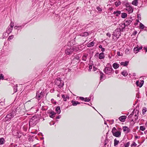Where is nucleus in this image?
<instances>
[{
	"label": "nucleus",
	"mask_w": 147,
	"mask_h": 147,
	"mask_svg": "<svg viewBox=\"0 0 147 147\" xmlns=\"http://www.w3.org/2000/svg\"><path fill=\"white\" fill-rule=\"evenodd\" d=\"M39 119L36 115H34L29 121V125L30 127L35 126L38 122Z\"/></svg>",
	"instance_id": "1"
},
{
	"label": "nucleus",
	"mask_w": 147,
	"mask_h": 147,
	"mask_svg": "<svg viewBox=\"0 0 147 147\" xmlns=\"http://www.w3.org/2000/svg\"><path fill=\"white\" fill-rule=\"evenodd\" d=\"M78 48L76 46L69 47L65 50V53L67 55H71L74 52H76L78 50Z\"/></svg>",
	"instance_id": "2"
},
{
	"label": "nucleus",
	"mask_w": 147,
	"mask_h": 147,
	"mask_svg": "<svg viewBox=\"0 0 147 147\" xmlns=\"http://www.w3.org/2000/svg\"><path fill=\"white\" fill-rule=\"evenodd\" d=\"M119 131H117L115 127H113L112 130V132L113 135L116 137L119 138L121 136V131L122 129L121 128H117Z\"/></svg>",
	"instance_id": "3"
},
{
	"label": "nucleus",
	"mask_w": 147,
	"mask_h": 147,
	"mask_svg": "<svg viewBox=\"0 0 147 147\" xmlns=\"http://www.w3.org/2000/svg\"><path fill=\"white\" fill-rule=\"evenodd\" d=\"M121 28H117L113 32V35L116 38L114 40H116L121 36Z\"/></svg>",
	"instance_id": "4"
},
{
	"label": "nucleus",
	"mask_w": 147,
	"mask_h": 147,
	"mask_svg": "<svg viewBox=\"0 0 147 147\" xmlns=\"http://www.w3.org/2000/svg\"><path fill=\"white\" fill-rule=\"evenodd\" d=\"M15 115V112L12 111L9 114L7 115L5 118L3 119L4 121H10L11 118H13Z\"/></svg>",
	"instance_id": "5"
},
{
	"label": "nucleus",
	"mask_w": 147,
	"mask_h": 147,
	"mask_svg": "<svg viewBox=\"0 0 147 147\" xmlns=\"http://www.w3.org/2000/svg\"><path fill=\"white\" fill-rule=\"evenodd\" d=\"M55 84L60 88L62 87L64 85L63 81L60 78H58L55 81Z\"/></svg>",
	"instance_id": "6"
},
{
	"label": "nucleus",
	"mask_w": 147,
	"mask_h": 147,
	"mask_svg": "<svg viewBox=\"0 0 147 147\" xmlns=\"http://www.w3.org/2000/svg\"><path fill=\"white\" fill-rule=\"evenodd\" d=\"M103 71L106 74L108 75H110L114 72V71L111 66V67H106Z\"/></svg>",
	"instance_id": "7"
},
{
	"label": "nucleus",
	"mask_w": 147,
	"mask_h": 147,
	"mask_svg": "<svg viewBox=\"0 0 147 147\" xmlns=\"http://www.w3.org/2000/svg\"><path fill=\"white\" fill-rule=\"evenodd\" d=\"M43 96L44 92L42 91L40 92L39 91H38L36 92L35 98L39 100Z\"/></svg>",
	"instance_id": "8"
},
{
	"label": "nucleus",
	"mask_w": 147,
	"mask_h": 147,
	"mask_svg": "<svg viewBox=\"0 0 147 147\" xmlns=\"http://www.w3.org/2000/svg\"><path fill=\"white\" fill-rule=\"evenodd\" d=\"M12 111L15 112V115L16 114H20V115H22V108L20 106L17 107L15 110H13Z\"/></svg>",
	"instance_id": "9"
},
{
	"label": "nucleus",
	"mask_w": 147,
	"mask_h": 147,
	"mask_svg": "<svg viewBox=\"0 0 147 147\" xmlns=\"http://www.w3.org/2000/svg\"><path fill=\"white\" fill-rule=\"evenodd\" d=\"M132 18L130 17L127 20L125 21V23H124L123 25L125 26H128L130 25V24L132 22Z\"/></svg>",
	"instance_id": "10"
},
{
	"label": "nucleus",
	"mask_w": 147,
	"mask_h": 147,
	"mask_svg": "<svg viewBox=\"0 0 147 147\" xmlns=\"http://www.w3.org/2000/svg\"><path fill=\"white\" fill-rule=\"evenodd\" d=\"M126 10L128 12V13L129 14L132 13L133 11V8L132 6L126 8Z\"/></svg>",
	"instance_id": "11"
},
{
	"label": "nucleus",
	"mask_w": 147,
	"mask_h": 147,
	"mask_svg": "<svg viewBox=\"0 0 147 147\" xmlns=\"http://www.w3.org/2000/svg\"><path fill=\"white\" fill-rule=\"evenodd\" d=\"M126 116L123 115L120 116L119 118V119L122 122H124L125 121V119H126Z\"/></svg>",
	"instance_id": "12"
},
{
	"label": "nucleus",
	"mask_w": 147,
	"mask_h": 147,
	"mask_svg": "<svg viewBox=\"0 0 147 147\" xmlns=\"http://www.w3.org/2000/svg\"><path fill=\"white\" fill-rule=\"evenodd\" d=\"M13 28L12 27L8 26L6 32L8 34H10L11 32L13 30Z\"/></svg>",
	"instance_id": "13"
},
{
	"label": "nucleus",
	"mask_w": 147,
	"mask_h": 147,
	"mask_svg": "<svg viewBox=\"0 0 147 147\" xmlns=\"http://www.w3.org/2000/svg\"><path fill=\"white\" fill-rule=\"evenodd\" d=\"M61 96L62 98L63 99V100L65 101H67V99H69V96L66 95L62 94Z\"/></svg>",
	"instance_id": "14"
},
{
	"label": "nucleus",
	"mask_w": 147,
	"mask_h": 147,
	"mask_svg": "<svg viewBox=\"0 0 147 147\" xmlns=\"http://www.w3.org/2000/svg\"><path fill=\"white\" fill-rule=\"evenodd\" d=\"M71 103L72 104V105L74 106H76L78 104H80V102H78V101H74V100H72L71 101Z\"/></svg>",
	"instance_id": "15"
},
{
	"label": "nucleus",
	"mask_w": 147,
	"mask_h": 147,
	"mask_svg": "<svg viewBox=\"0 0 147 147\" xmlns=\"http://www.w3.org/2000/svg\"><path fill=\"white\" fill-rule=\"evenodd\" d=\"M105 56L103 52L100 53L99 55V58L100 59H102L105 58Z\"/></svg>",
	"instance_id": "16"
},
{
	"label": "nucleus",
	"mask_w": 147,
	"mask_h": 147,
	"mask_svg": "<svg viewBox=\"0 0 147 147\" xmlns=\"http://www.w3.org/2000/svg\"><path fill=\"white\" fill-rule=\"evenodd\" d=\"M80 35L81 36L86 37L88 35V33L87 32H85L80 34Z\"/></svg>",
	"instance_id": "17"
},
{
	"label": "nucleus",
	"mask_w": 147,
	"mask_h": 147,
	"mask_svg": "<svg viewBox=\"0 0 147 147\" xmlns=\"http://www.w3.org/2000/svg\"><path fill=\"white\" fill-rule=\"evenodd\" d=\"M56 114V113L54 111H51L50 113L49 117L51 118H53L55 115Z\"/></svg>",
	"instance_id": "18"
},
{
	"label": "nucleus",
	"mask_w": 147,
	"mask_h": 147,
	"mask_svg": "<svg viewBox=\"0 0 147 147\" xmlns=\"http://www.w3.org/2000/svg\"><path fill=\"white\" fill-rule=\"evenodd\" d=\"M113 14L115 15L116 16L118 17L121 14V11H114Z\"/></svg>",
	"instance_id": "19"
},
{
	"label": "nucleus",
	"mask_w": 147,
	"mask_h": 147,
	"mask_svg": "<svg viewBox=\"0 0 147 147\" xmlns=\"http://www.w3.org/2000/svg\"><path fill=\"white\" fill-rule=\"evenodd\" d=\"M129 62V61H126L125 62H121L120 63V64L121 65H123L124 66H126L128 65Z\"/></svg>",
	"instance_id": "20"
},
{
	"label": "nucleus",
	"mask_w": 147,
	"mask_h": 147,
	"mask_svg": "<svg viewBox=\"0 0 147 147\" xmlns=\"http://www.w3.org/2000/svg\"><path fill=\"white\" fill-rule=\"evenodd\" d=\"M55 111L58 114H59L61 112L60 107V106H58L55 109Z\"/></svg>",
	"instance_id": "21"
},
{
	"label": "nucleus",
	"mask_w": 147,
	"mask_h": 147,
	"mask_svg": "<svg viewBox=\"0 0 147 147\" xmlns=\"http://www.w3.org/2000/svg\"><path fill=\"white\" fill-rule=\"evenodd\" d=\"M88 57V54H84L82 57V60L86 61Z\"/></svg>",
	"instance_id": "22"
},
{
	"label": "nucleus",
	"mask_w": 147,
	"mask_h": 147,
	"mask_svg": "<svg viewBox=\"0 0 147 147\" xmlns=\"http://www.w3.org/2000/svg\"><path fill=\"white\" fill-rule=\"evenodd\" d=\"M113 67L115 69H117L119 67V64L117 63H114L113 65Z\"/></svg>",
	"instance_id": "23"
},
{
	"label": "nucleus",
	"mask_w": 147,
	"mask_h": 147,
	"mask_svg": "<svg viewBox=\"0 0 147 147\" xmlns=\"http://www.w3.org/2000/svg\"><path fill=\"white\" fill-rule=\"evenodd\" d=\"M104 75L103 73L102 72H100V82L99 83V84L100 83V82L102 81L105 80V79H103V76Z\"/></svg>",
	"instance_id": "24"
},
{
	"label": "nucleus",
	"mask_w": 147,
	"mask_h": 147,
	"mask_svg": "<svg viewBox=\"0 0 147 147\" xmlns=\"http://www.w3.org/2000/svg\"><path fill=\"white\" fill-rule=\"evenodd\" d=\"M138 3V0H134L132 1L131 3L132 5L136 6H137Z\"/></svg>",
	"instance_id": "25"
},
{
	"label": "nucleus",
	"mask_w": 147,
	"mask_h": 147,
	"mask_svg": "<svg viewBox=\"0 0 147 147\" xmlns=\"http://www.w3.org/2000/svg\"><path fill=\"white\" fill-rule=\"evenodd\" d=\"M121 74L123 76L126 77V76L128 74L127 72V71L126 70H124L121 73Z\"/></svg>",
	"instance_id": "26"
},
{
	"label": "nucleus",
	"mask_w": 147,
	"mask_h": 147,
	"mask_svg": "<svg viewBox=\"0 0 147 147\" xmlns=\"http://www.w3.org/2000/svg\"><path fill=\"white\" fill-rule=\"evenodd\" d=\"M121 14V17L123 18H125L127 16V14L125 13H123Z\"/></svg>",
	"instance_id": "27"
},
{
	"label": "nucleus",
	"mask_w": 147,
	"mask_h": 147,
	"mask_svg": "<svg viewBox=\"0 0 147 147\" xmlns=\"http://www.w3.org/2000/svg\"><path fill=\"white\" fill-rule=\"evenodd\" d=\"M5 141L3 138H0V145H2L4 144Z\"/></svg>",
	"instance_id": "28"
},
{
	"label": "nucleus",
	"mask_w": 147,
	"mask_h": 147,
	"mask_svg": "<svg viewBox=\"0 0 147 147\" xmlns=\"http://www.w3.org/2000/svg\"><path fill=\"white\" fill-rule=\"evenodd\" d=\"M119 141L117 140L116 139L114 140V146H116L119 144Z\"/></svg>",
	"instance_id": "29"
},
{
	"label": "nucleus",
	"mask_w": 147,
	"mask_h": 147,
	"mask_svg": "<svg viewBox=\"0 0 147 147\" xmlns=\"http://www.w3.org/2000/svg\"><path fill=\"white\" fill-rule=\"evenodd\" d=\"M94 41H92L89 43H88L87 45L88 47H93L94 46Z\"/></svg>",
	"instance_id": "30"
},
{
	"label": "nucleus",
	"mask_w": 147,
	"mask_h": 147,
	"mask_svg": "<svg viewBox=\"0 0 147 147\" xmlns=\"http://www.w3.org/2000/svg\"><path fill=\"white\" fill-rule=\"evenodd\" d=\"M134 53L136 54L139 51V49H138V47H135L134 49Z\"/></svg>",
	"instance_id": "31"
},
{
	"label": "nucleus",
	"mask_w": 147,
	"mask_h": 147,
	"mask_svg": "<svg viewBox=\"0 0 147 147\" xmlns=\"http://www.w3.org/2000/svg\"><path fill=\"white\" fill-rule=\"evenodd\" d=\"M123 131H128V132L129 128L127 126H123Z\"/></svg>",
	"instance_id": "32"
},
{
	"label": "nucleus",
	"mask_w": 147,
	"mask_h": 147,
	"mask_svg": "<svg viewBox=\"0 0 147 147\" xmlns=\"http://www.w3.org/2000/svg\"><path fill=\"white\" fill-rule=\"evenodd\" d=\"M121 4V2L120 1H119L118 2L116 1L115 3V5L116 7H117L119 6Z\"/></svg>",
	"instance_id": "33"
},
{
	"label": "nucleus",
	"mask_w": 147,
	"mask_h": 147,
	"mask_svg": "<svg viewBox=\"0 0 147 147\" xmlns=\"http://www.w3.org/2000/svg\"><path fill=\"white\" fill-rule=\"evenodd\" d=\"M145 27L141 23H140V28L141 29H143Z\"/></svg>",
	"instance_id": "34"
},
{
	"label": "nucleus",
	"mask_w": 147,
	"mask_h": 147,
	"mask_svg": "<svg viewBox=\"0 0 147 147\" xmlns=\"http://www.w3.org/2000/svg\"><path fill=\"white\" fill-rule=\"evenodd\" d=\"M146 108L145 107H144L142 111V113L143 115H144L145 114V113L146 112Z\"/></svg>",
	"instance_id": "35"
},
{
	"label": "nucleus",
	"mask_w": 147,
	"mask_h": 147,
	"mask_svg": "<svg viewBox=\"0 0 147 147\" xmlns=\"http://www.w3.org/2000/svg\"><path fill=\"white\" fill-rule=\"evenodd\" d=\"M144 83V81L143 80H142L141 82L139 83V86L141 88L143 86Z\"/></svg>",
	"instance_id": "36"
},
{
	"label": "nucleus",
	"mask_w": 147,
	"mask_h": 147,
	"mask_svg": "<svg viewBox=\"0 0 147 147\" xmlns=\"http://www.w3.org/2000/svg\"><path fill=\"white\" fill-rule=\"evenodd\" d=\"M135 111V110H134L132 112V113L131 114L128 116V118H131L133 115L134 114V112Z\"/></svg>",
	"instance_id": "37"
},
{
	"label": "nucleus",
	"mask_w": 147,
	"mask_h": 147,
	"mask_svg": "<svg viewBox=\"0 0 147 147\" xmlns=\"http://www.w3.org/2000/svg\"><path fill=\"white\" fill-rule=\"evenodd\" d=\"M140 129L142 131H144L145 129V127L144 126H141L140 127Z\"/></svg>",
	"instance_id": "38"
},
{
	"label": "nucleus",
	"mask_w": 147,
	"mask_h": 147,
	"mask_svg": "<svg viewBox=\"0 0 147 147\" xmlns=\"http://www.w3.org/2000/svg\"><path fill=\"white\" fill-rule=\"evenodd\" d=\"M6 33H4L3 34V38H5V37H7L8 35L9 34H7Z\"/></svg>",
	"instance_id": "39"
},
{
	"label": "nucleus",
	"mask_w": 147,
	"mask_h": 147,
	"mask_svg": "<svg viewBox=\"0 0 147 147\" xmlns=\"http://www.w3.org/2000/svg\"><path fill=\"white\" fill-rule=\"evenodd\" d=\"M91 100V99L90 98H85L84 101L85 102H89Z\"/></svg>",
	"instance_id": "40"
},
{
	"label": "nucleus",
	"mask_w": 147,
	"mask_h": 147,
	"mask_svg": "<svg viewBox=\"0 0 147 147\" xmlns=\"http://www.w3.org/2000/svg\"><path fill=\"white\" fill-rule=\"evenodd\" d=\"M13 37L14 36L13 35H11L9 37L8 40H10L12 39L13 38Z\"/></svg>",
	"instance_id": "41"
},
{
	"label": "nucleus",
	"mask_w": 147,
	"mask_h": 147,
	"mask_svg": "<svg viewBox=\"0 0 147 147\" xmlns=\"http://www.w3.org/2000/svg\"><path fill=\"white\" fill-rule=\"evenodd\" d=\"M137 144L135 142H133V143L131 145V147H133V146L134 147H136L137 146Z\"/></svg>",
	"instance_id": "42"
},
{
	"label": "nucleus",
	"mask_w": 147,
	"mask_h": 147,
	"mask_svg": "<svg viewBox=\"0 0 147 147\" xmlns=\"http://www.w3.org/2000/svg\"><path fill=\"white\" fill-rule=\"evenodd\" d=\"M110 140H109L107 138H106L105 139V142H104V145L105 146L107 144V141H109Z\"/></svg>",
	"instance_id": "43"
},
{
	"label": "nucleus",
	"mask_w": 147,
	"mask_h": 147,
	"mask_svg": "<svg viewBox=\"0 0 147 147\" xmlns=\"http://www.w3.org/2000/svg\"><path fill=\"white\" fill-rule=\"evenodd\" d=\"M117 54L118 56H122L123 55V53H121L120 54V52L119 51H117Z\"/></svg>",
	"instance_id": "44"
},
{
	"label": "nucleus",
	"mask_w": 147,
	"mask_h": 147,
	"mask_svg": "<svg viewBox=\"0 0 147 147\" xmlns=\"http://www.w3.org/2000/svg\"><path fill=\"white\" fill-rule=\"evenodd\" d=\"M0 80H4V76L2 74H0Z\"/></svg>",
	"instance_id": "45"
},
{
	"label": "nucleus",
	"mask_w": 147,
	"mask_h": 147,
	"mask_svg": "<svg viewBox=\"0 0 147 147\" xmlns=\"http://www.w3.org/2000/svg\"><path fill=\"white\" fill-rule=\"evenodd\" d=\"M96 9L98 10V11L100 12H101L102 11V9L99 6L97 7Z\"/></svg>",
	"instance_id": "46"
},
{
	"label": "nucleus",
	"mask_w": 147,
	"mask_h": 147,
	"mask_svg": "<svg viewBox=\"0 0 147 147\" xmlns=\"http://www.w3.org/2000/svg\"><path fill=\"white\" fill-rule=\"evenodd\" d=\"M125 6L126 7V8L129 7H131L130 6V5L128 3H127L125 4Z\"/></svg>",
	"instance_id": "47"
},
{
	"label": "nucleus",
	"mask_w": 147,
	"mask_h": 147,
	"mask_svg": "<svg viewBox=\"0 0 147 147\" xmlns=\"http://www.w3.org/2000/svg\"><path fill=\"white\" fill-rule=\"evenodd\" d=\"M14 26V23L12 22V21L11 22L10 26H9L11 27H12L13 28V27Z\"/></svg>",
	"instance_id": "48"
},
{
	"label": "nucleus",
	"mask_w": 147,
	"mask_h": 147,
	"mask_svg": "<svg viewBox=\"0 0 147 147\" xmlns=\"http://www.w3.org/2000/svg\"><path fill=\"white\" fill-rule=\"evenodd\" d=\"M129 142L126 143L125 144H124L125 147H128L129 146Z\"/></svg>",
	"instance_id": "49"
},
{
	"label": "nucleus",
	"mask_w": 147,
	"mask_h": 147,
	"mask_svg": "<svg viewBox=\"0 0 147 147\" xmlns=\"http://www.w3.org/2000/svg\"><path fill=\"white\" fill-rule=\"evenodd\" d=\"M125 53L126 54H128L129 52V50L128 49H127L125 51Z\"/></svg>",
	"instance_id": "50"
},
{
	"label": "nucleus",
	"mask_w": 147,
	"mask_h": 147,
	"mask_svg": "<svg viewBox=\"0 0 147 147\" xmlns=\"http://www.w3.org/2000/svg\"><path fill=\"white\" fill-rule=\"evenodd\" d=\"M137 17L138 19L140 20H141V15L140 14H138Z\"/></svg>",
	"instance_id": "51"
},
{
	"label": "nucleus",
	"mask_w": 147,
	"mask_h": 147,
	"mask_svg": "<svg viewBox=\"0 0 147 147\" xmlns=\"http://www.w3.org/2000/svg\"><path fill=\"white\" fill-rule=\"evenodd\" d=\"M28 140L29 141H33V140L32 137H29V138H28Z\"/></svg>",
	"instance_id": "52"
},
{
	"label": "nucleus",
	"mask_w": 147,
	"mask_h": 147,
	"mask_svg": "<svg viewBox=\"0 0 147 147\" xmlns=\"http://www.w3.org/2000/svg\"><path fill=\"white\" fill-rule=\"evenodd\" d=\"M89 69H88V71H91V69L92 68V65H90L89 66Z\"/></svg>",
	"instance_id": "53"
},
{
	"label": "nucleus",
	"mask_w": 147,
	"mask_h": 147,
	"mask_svg": "<svg viewBox=\"0 0 147 147\" xmlns=\"http://www.w3.org/2000/svg\"><path fill=\"white\" fill-rule=\"evenodd\" d=\"M137 31H135L134 32H133V33L132 35L133 36H135V35H136L137 34Z\"/></svg>",
	"instance_id": "54"
},
{
	"label": "nucleus",
	"mask_w": 147,
	"mask_h": 147,
	"mask_svg": "<svg viewBox=\"0 0 147 147\" xmlns=\"http://www.w3.org/2000/svg\"><path fill=\"white\" fill-rule=\"evenodd\" d=\"M26 24L23 23L20 26V27H21L22 28L24 27V26H25V25Z\"/></svg>",
	"instance_id": "55"
},
{
	"label": "nucleus",
	"mask_w": 147,
	"mask_h": 147,
	"mask_svg": "<svg viewBox=\"0 0 147 147\" xmlns=\"http://www.w3.org/2000/svg\"><path fill=\"white\" fill-rule=\"evenodd\" d=\"M22 29V28H21V27L20 26H18V28L17 30H18V31L20 30V31Z\"/></svg>",
	"instance_id": "56"
},
{
	"label": "nucleus",
	"mask_w": 147,
	"mask_h": 147,
	"mask_svg": "<svg viewBox=\"0 0 147 147\" xmlns=\"http://www.w3.org/2000/svg\"><path fill=\"white\" fill-rule=\"evenodd\" d=\"M80 99L82 100H84L85 98H84L83 97H80Z\"/></svg>",
	"instance_id": "57"
},
{
	"label": "nucleus",
	"mask_w": 147,
	"mask_h": 147,
	"mask_svg": "<svg viewBox=\"0 0 147 147\" xmlns=\"http://www.w3.org/2000/svg\"><path fill=\"white\" fill-rule=\"evenodd\" d=\"M136 85L137 86H139V82L138 81H137L136 82Z\"/></svg>",
	"instance_id": "58"
},
{
	"label": "nucleus",
	"mask_w": 147,
	"mask_h": 147,
	"mask_svg": "<svg viewBox=\"0 0 147 147\" xmlns=\"http://www.w3.org/2000/svg\"><path fill=\"white\" fill-rule=\"evenodd\" d=\"M80 57L79 56H77L75 57V59L76 60H79L80 59Z\"/></svg>",
	"instance_id": "59"
},
{
	"label": "nucleus",
	"mask_w": 147,
	"mask_h": 147,
	"mask_svg": "<svg viewBox=\"0 0 147 147\" xmlns=\"http://www.w3.org/2000/svg\"><path fill=\"white\" fill-rule=\"evenodd\" d=\"M107 35L109 37H110L111 36V34L109 33H107Z\"/></svg>",
	"instance_id": "60"
},
{
	"label": "nucleus",
	"mask_w": 147,
	"mask_h": 147,
	"mask_svg": "<svg viewBox=\"0 0 147 147\" xmlns=\"http://www.w3.org/2000/svg\"><path fill=\"white\" fill-rule=\"evenodd\" d=\"M134 116H135V117H136L135 118V120H136L138 119V116H137V115L136 114Z\"/></svg>",
	"instance_id": "61"
},
{
	"label": "nucleus",
	"mask_w": 147,
	"mask_h": 147,
	"mask_svg": "<svg viewBox=\"0 0 147 147\" xmlns=\"http://www.w3.org/2000/svg\"><path fill=\"white\" fill-rule=\"evenodd\" d=\"M17 85L16 86V89H15V90H14L15 92H17Z\"/></svg>",
	"instance_id": "62"
},
{
	"label": "nucleus",
	"mask_w": 147,
	"mask_h": 147,
	"mask_svg": "<svg viewBox=\"0 0 147 147\" xmlns=\"http://www.w3.org/2000/svg\"><path fill=\"white\" fill-rule=\"evenodd\" d=\"M8 147H15V146H12V144H11Z\"/></svg>",
	"instance_id": "63"
},
{
	"label": "nucleus",
	"mask_w": 147,
	"mask_h": 147,
	"mask_svg": "<svg viewBox=\"0 0 147 147\" xmlns=\"http://www.w3.org/2000/svg\"><path fill=\"white\" fill-rule=\"evenodd\" d=\"M61 117L60 115H59L58 116L56 117V119H59Z\"/></svg>",
	"instance_id": "64"
}]
</instances>
